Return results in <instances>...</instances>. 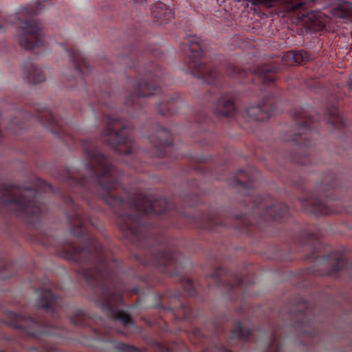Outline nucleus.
Instances as JSON below:
<instances>
[{
  "label": "nucleus",
  "mask_w": 352,
  "mask_h": 352,
  "mask_svg": "<svg viewBox=\"0 0 352 352\" xmlns=\"http://www.w3.org/2000/svg\"><path fill=\"white\" fill-rule=\"evenodd\" d=\"M209 121L208 116L204 111L199 112L196 117V122L198 123H208Z\"/></svg>",
  "instance_id": "nucleus-35"
},
{
  "label": "nucleus",
  "mask_w": 352,
  "mask_h": 352,
  "mask_svg": "<svg viewBox=\"0 0 352 352\" xmlns=\"http://www.w3.org/2000/svg\"><path fill=\"white\" fill-rule=\"evenodd\" d=\"M323 119L336 129H343L346 125V120L340 114L338 107L334 104L327 107L326 111L323 113Z\"/></svg>",
  "instance_id": "nucleus-20"
},
{
  "label": "nucleus",
  "mask_w": 352,
  "mask_h": 352,
  "mask_svg": "<svg viewBox=\"0 0 352 352\" xmlns=\"http://www.w3.org/2000/svg\"><path fill=\"white\" fill-rule=\"evenodd\" d=\"M250 1L255 6L265 8L284 6L285 10L292 12L303 10L305 8V3L301 0H250Z\"/></svg>",
  "instance_id": "nucleus-16"
},
{
  "label": "nucleus",
  "mask_w": 352,
  "mask_h": 352,
  "mask_svg": "<svg viewBox=\"0 0 352 352\" xmlns=\"http://www.w3.org/2000/svg\"><path fill=\"white\" fill-rule=\"evenodd\" d=\"M340 17L342 19H347L350 17V12H349V11H344V12L340 14Z\"/></svg>",
  "instance_id": "nucleus-38"
},
{
  "label": "nucleus",
  "mask_w": 352,
  "mask_h": 352,
  "mask_svg": "<svg viewBox=\"0 0 352 352\" xmlns=\"http://www.w3.org/2000/svg\"><path fill=\"white\" fill-rule=\"evenodd\" d=\"M333 256V254H331L330 255H329V257L330 258H332Z\"/></svg>",
  "instance_id": "nucleus-44"
},
{
  "label": "nucleus",
  "mask_w": 352,
  "mask_h": 352,
  "mask_svg": "<svg viewBox=\"0 0 352 352\" xmlns=\"http://www.w3.org/2000/svg\"><path fill=\"white\" fill-rule=\"evenodd\" d=\"M202 352H232L229 349L226 348L223 344L219 343L212 345L210 347H206Z\"/></svg>",
  "instance_id": "nucleus-30"
},
{
  "label": "nucleus",
  "mask_w": 352,
  "mask_h": 352,
  "mask_svg": "<svg viewBox=\"0 0 352 352\" xmlns=\"http://www.w3.org/2000/svg\"><path fill=\"white\" fill-rule=\"evenodd\" d=\"M283 63L286 65H293L294 63L296 64V60L294 58V54L293 52H287L283 55Z\"/></svg>",
  "instance_id": "nucleus-32"
},
{
  "label": "nucleus",
  "mask_w": 352,
  "mask_h": 352,
  "mask_svg": "<svg viewBox=\"0 0 352 352\" xmlns=\"http://www.w3.org/2000/svg\"><path fill=\"white\" fill-rule=\"evenodd\" d=\"M149 280V278L148 277H144V278H141V281L148 284V280Z\"/></svg>",
  "instance_id": "nucleus-41"
},
{
  "label": "nucleus",
  "mask_w": 352,
  "mask_h": 352,
  "mask_svg": "<svg viewBox=\"0 0 352 352\" xmlns=\"http://www.w3.org/2000/svg\"><path fill=\"white\" fill-rule=\"evenodd\" d=\"M127 58L131 61L130 67L138 68V65L140 63V54H138V50H131L129 52V54L127 56Z\"/></svg>",
  "instance_id": "nucleus-31"
},
{
  "label": "nucleus",
  "mask_w": 352,
  "mask_h": 352,
  "mask_svg": "<svg viewBox=\"0 0 352 352\" xmlns=\"http://www.w3.org/2000/svg\"><path fill=\"white\" fill-rule=\"evenodd\" d=\"M233 183L244 190L248 197L245 200L248 213L235 214L233 218L239 222L238 229L249 232L253 228L264 230L270 225L283 222L287 219V206L280 202H274L269 196L254 195L255 183L250 172L240 169L233 177Z\"/></svg>",
  "instance_id": "nucleus-5"
},
{
  "label": "nucleus",
  "mask_w": 352,
  "mask_h": 352,
  "mask_svg": "<svg viewBox=\"0 0 352 352\" xmlns=\"http://www.w3.org/2000/svg\"><path fill=\"white\" fill-rule=\"evenodd\" d=\"M37 313L33 316L13 311L7 314L10 327L24 336L40 339L44 336H59L57 321L63 316L76 327H90L91 319L82 309L63 304V298L50 289L40 290Z\"/></svg>",
  "instance_id": "nucleus-2"
},
{
  "label": "nucleus",
  "mask_w": 352,
  "mask_h": 352,
  "mask_svg": "<svg viewBox=\"0 0 352 352\" xmlns=\"http://www.w3.org/2000/svg\"><path fill=\"white\" fill-rule=\"evenodd\" d=\"M296 128L290 132L288 142H292L298 146L297 153H289L288 159L298 165H307L311 163L308 148L312 146L311 138L316 133L314 124L316 119L312 116V111L309 108H300L292 113Z\"/></svg>",
  "instance_id": "nucleus-11"
},
{
  "label": "nucleus",
  "mask_w": 352,
  "mask_h": 352,
  "mask_svg": "<svg viewBox=\"0 0 352 352\" xmlns=\"http://www.w3.org/2000/svg\"><path fill=\"white\" fill-rule=\"evenodd\" d=\"M164 77L162 69L155 63H151L142 69H138V76L132 82L131 92L126 98V106L133 110L141 109L144 99L160 89Z\"/></svg>",
  "instance_id": "nucleus-12"
},
{
  "label": "nucleus",
  "mask_w": 352,
  "mask_h": 352,
  "mask_svg": "<svg viewBox=\"0 0 352 352\" xmlns=\"http://www.w3.org/2000/svg\"><path fill=\"white\" fill-rule=\"evenodd\" d=\"M172 141V132L170 129L160 125V124H156L154 126V134L150 136L152 150L145 154L160 159L164 157L168 159L176 158V155L173 153L175 148Z\"/></svg>",
  "instance_id": "nucleus-14"
},
{
  "label": "nucleus",
  "mask_w": 352,
  "mask_h": 352,
  "mask_svg": "<svg viewBox=\"0 0 352 352\" xmlns=\"http://www.w3.org/2000/svg\"><path fill=\"white\" fill-rule=\"evenodd\" d=\"M294 54V58L296 60V65H301L303 63H306L309 60V54L303 50H300L298 51H292Z\"/></svg>",
  "instance_id": "nucleus-29"
},
{
  "label": "nucleus",
  "mask_w": 352,
  "mask_h": 352,
  "mask_svg": "<svg viewBox=\"0 0 352 352\" xmlns=\"http://www.w3.org/2000/svg\"><path fill=\"white\" fill-rule=\"evenodd\" d=\"M12 265H13V264L11 262L4 258L0 259V272L3 273L8 272L12 268Z\"/></svg>",
  "instance_id": "nucleus-34"
},
{
  "label": "nucleus",
  "mask_w": 352,
  "mask_h": 352,
  "mask_svg": "<svg viewBox=\"0 0 352 352\" xmlns=\"http://www.w3.org/2000/svg\"><path fill=\"white\" fill-rule=\"evenodd\" d=\"M294 240H296V243H298V245L309 251L307 258H310L317 254L320 239L319 236L316 234L304 232L300 234L298 238Z\"/></svg>",
  "instance_id": "nucleus-18"
},
{
  "label": "nucleus",
  "mask_w": 352,
  "mask_h": 352,
  "mask_svg": "<svg viewBox=\"0 0 352 352\" xmlns=\"http://www.w3.org/2000/svg\"><path fill=\"white\" fill-rule=\"evenodd\" d=\"M39 0L33 6L22 8L14 15L3 16L0 12V30H6L12 24L16 28L17 43L21 47L28 50L39 49L44 45V34L40 23L35 16L44 10L43 3Z\"/></svg>",
  "instance_id": "nucleus-8"
},
{
  "label": "nucleus",
  "mask_w": 352,
  "mask_h": 352,
  "mask_svg": "<svg viewBox=\"0 0 352 352\" xmlns=\"http://www.w3.org/2000/svg\"><path fill=\"white\" fill-rule=\"evenodd\" d=\"M252 338V331L243 326L240 320L235 322L233 325L232 335L231 339H237L239 340L248 341Z\"/></svg>",
  "instance_id": "nucleus-23"
},
{
  "label": "nucleus",
  "mask_w": 352,
  "mask_h": 352,
  "mask_svg": "<svg viewBox=\"0 0 352 352\" xmlns=\"http://www.w3.org/2000/svg\"><path fill=\"white\" fill-rule=\"evenodd\" d=\"M307 312V302L305 299L302 298L298 304V307L295 309L289 310L288 316L289 318H293L294 317H299L305 319L306 318Z\"/></svg>",
  "instance_id": "nucleus-26"
},
{
  "label": "nucleus",
  "mask_w": 352,
  "mask_h": 352,
  "mask_svg": "<svg viewBox=\"0 0 352 352\" xmlns=\"http://www.w3.org/2000/svg\"><path fill=\"white\" fill-rule=\"evenodd\" d=\"M346 265V261L342 258L341 255H336L334 261L331 265L330 268L327 271L326 275L332 276L333 278L338 277V273L342 270Z\"/></svg>",
  "instance_id": "nucleus-25"
},
{
  "label": "nucleus",
  "mask_w": 352,
  "mask_h": 352,
  "mask_svg": "<svg viewBox=\"0 0 352 352\" xmlns=\"http://www.w3.org/2000/svg\"><path fill=\"white\" fill-rule=\"evenodd\" d=\"M156 243L158 246L152 250L148 265L164 276H178L182 291H175L170 294V302L167 306L163 304L164 297L157 293L155 295L157 303L155 304L154 307L173 312L175 320L178 321L192 319L195 317V314L191 305L186 299L195 296L197 289L193 286L190 278L187 276L182 275L180 272L182 255L177 250L174 241L164 238L163 243L156 239Z\"/></svg>",
  "instance_id": "nucleus-3"
},
{
  "label": "nucleus",
  "mask_w": 352,
  "mask_h": 352,
  "mask_svg": "<svg viewBox=\"0 0 352 352\" xmlns=\"http://www.w3.org/2000/svg\"><path fill=\"white\" fill-rule=\"evenodd\" d=\"M126 239L136 246H144L151 239V230H120Z\"/></svg>",
  "instance_id": "nucleus-21"
},
{
  "label": "nucleus",
  "mask_w": 352,
  "mask_h": 352,
  "mask_svg": "<svg viewBox=\"0 0 352 352\" xmlns=\"http://www.w3.org/2000/svg\"><path fill=\"white\" fill-rule=\"evenodd\" d=\"M351 272H352V265H351ZM351 278H352V275H351Z\"/></svg>",
  "instance_id": "nucleus-45"
},
{
  "label": "nucleus",
  "mask_w": 352,
  "mask_h": 352,
  "mask_svg": "<svg viewBox=\"0 0 352 352\" xmlns=\"http://www.w3.org/2000/svg\"><path fill=\"white\" fill-rule=\"evenodd\" d=\"M208 287H225L230 293L241 291L243 295L247 294L252 280L248 274H232L222 267L215 269L206 276Z\"/></svg>",
  "instance_id": "nucleus-13"
},
{
  "label": "nucleus",
  "mask_w": 352,
  "mask_h": 352,
  "mask_svg": "<svg viewBox=\"0 0 352 352\" xmlns=\"http://www.w3.org/2000/svg\"><path fill=\"white\" fill-rule=\"evenodd\" d=\"M283 330V327L276 326L273 329L271 335H270V344L267 352H281V339L283 337L280 335V332Z\"/></svg>",
  "instance_id": "nucleus-24"
},
{
  "label": "nucleus",
  "mask_w": 352,
  "mask_h": 352,
  "mask_svg": "<svg viewBox=\"0 0 352 352\" xmlns=\"http://www.w3.org/2000/svg\"><path fill=\"white\" fill-rule=\"evenodd\" d=\"M151 14L156 23L164 25L173 18L172 9L161 1H157L151 6Z\"/></svg>",
  "instance_id": "nucleus-19"
},
{
  "label": "nucleus",
  "mask_w": 352,
  "mask_h": 352,
  "mask_svg": "<svg viewBox=\"0 0 352 352\" xmlns=\"http://www.w3.org/2000/svg\"><path fill=\"white\" fill-rule=\"evenodd\" d=\"M13 276V272H10V273L7 275H5V276H1V278H3V279H8L9 278L10 276Z\"/></svg>",
  "instance_id": "nucleus-39"
},
{
  "label": "nucleus",
  "mask_w": 352,
  "mask_h": 352,
  "mask_svg": "<svg viewBox=\"0 0 352 352\" xmlns=\"http://www.w3.org/2000/svg\"><path fill=\"white\" fill-rule=\"evenodd\" d=\"M153 348L156 352H174L175 344L172 343L168 344L167 343H162L158 341L153 342Z\"/></svg>",
  "instance_id": "nucleus-27"
},
{
  "label": "nucleus",
  "mask_w": 352,
  "mask_h": 352,
  "mask_svg": "<svg viewBox=\"0 0 352 352\" xmlns=\"http://www.w3.org/2000/svg\"><path fill=\"white\" fill-rule=\"evenodd\" d=\"M194 334L197 340L199 341L201 343H203L205 341V336L203 334L200 329H196V330L194 331Z\"/></svg>",
  "instance_id": "nucleus-36"
},
{
  "label": "nucleus",
  "mask_w": 352,
  "mask_h": 352,
  "mask_svg": "<svg viewBox=\"0 0 352 352\" xmlns=\"http://www.w3.org/2000/svg\"><path fill=\"white\" fill-rule=\"evenodd\" d=\"M133 2L139 3V4H143L145 0H132Z\"/></svg>",
  "instance_id": "nucleus-40"
},
{
  "label": "nucleus",
  "mask_w": 352,
  "mask_h": 352,
  "mask_svg": "<svg viewBox=\"0 0 352 352\" xmlns=\"http://www.w3.org/2000/svg\"><path fill=\"white\" fill-rule=\"evenodd\" d=\"M180 104V98L177 95L171 97H164L162 101L157 104V112L162 116H171L174 114Z\"/></svg>",
  "instance_id": "nucleus-22"
},
{
  "label": "nucleus",
  "mask_w": 352,
  "mask_h": 352,
  "mask_svg": "<svg viewBox=\"0 0 352 352\" xmlns=\"http://www.w3.org/2000/svg\"><path fill=\"white\" fill-rule=\"evenodd\" d=\"M116 349L118 352H145L133 345L124 342H116Z\"/></svg>",
  "instance_id": "nucleus-28"
},
{
  "label": "nucleus",
  "mask_w": 352,
  "mask_h": 352,
  "mask_svg": "<svg viewBox=\"0 0 352 352\" xmlns=\"http://www.w3.org/2000/svg\"><path fill=\"white\" fill-rule=\"evenodd\" d=\"M69 54L70 61L74 65V70L78 77L72 78L76 85H72V88L81 87L85 89L88 96H91V110L101 111L103 113V120L107 122V126L101 133L100 140L103 144L109 146L118 154L124 155L126 163L128 166L134 168L136 172L141 173L144 169L139 167L140 164L136 157L138 153H133L134 151V142L130 139L131 124L120 118L116 114H108L104 112V108L107 106V100L109 97V91H103L107 89V85L102 83L98 85V90L86 85V81L91 74V68L84 55L74 46L65 47Z\"/></svg>",
  "instance_id": "nucleus-1"
},
{
  "label": "nucleus",
  "mask_w": 352,
  "mask_h": 352,
  "mask_svg": "<svg viewBox=\"0 0 352 352\" xmlns=\"http://www.w3.org/2000/svg\"><path fill=\"white\" fill-rule=\"evenodd\" d=\"M36 188H20L11 183H0V207L6 208L16 217L39 222L45 217L47 206Z\"/></svg>",
  "instance_id": "nucleus-7"
},
{
  "label": "nucleus",
  "mask_w": 352,
  "mask_h": 352,
  "mask_svg": "<svg viewBox=\"0 0 352 352\" xmlns=\"http://www.w3.org/2000/svg\"><path fill=\"white\" fill-rule=\"evenodd\" d=\"M181 50L183 52L184 64L187 71L198 79L203 80L210 85L208 93L214 101L213 112L219 118H230L236 113L234 96L226 94L222 91L224 86V76L220 72L221 67L212 63L206 64L201 61L203 50L201 39L196 35H188L181 43ZM216 95V96H214Z\"/></svg>",
  "instance_id": "nucleus-4"
},
{
  "label": "nucleus",
  "mask_w": 352,
  "mask_h": 352,
  "mask_svg": "<svg viewBox=\"0 0 352 352\" xmlns=\"http://www.w3.org/2000/svg\"><path fill=\"white\" fill-rule=\"evenodd\" d=\"M19 116L21 117L22 120L13 118L8 128V131L13 135H17L21 131L25 130L28 125V122L32 120L43 125L66 144L69 140H72V136L67 132V123L60 118L54 117L50 108L43 104H36L26 107V109L19 113Z\"/></svg>",
  "instance_id": "nucleus-9"
},
{
  "label": "nucleus",
  "mask_w": 352,
  "mask_h": 352,
  "mask_svg": "<svg viewBox=\"0 0 352 352\" xmlns=\"http://www.w3.org/2000/svg\"><path fill=\"white\" fill-rule=\"evenodd\" d=\"M279 67L271 64L259 65L250 69H241L232 64L225 66L226 74L232 78H236L243 83L248 82V78L254 80L259 79L262 83L261 91L263 99L256 105H248L245 109V118L256 121H263L270 119L276 111V105L274 98L277 88L275 81L278 77Z\"/></svg>",
  "instance_id": "nucleus-6"
},
{
  "label": "nucleus",
  "mask_w": 352,
  "mask_h": 352,
  "mask_svg": "<svg viewBox=\"0 0 352 352\" xmlns=\"http://www.w3.org/2000/svg\"><path fill=\"white\" fill-rule=\"evenodd\" d=\"M2 141V131H0V143Z\"/></svg>",
  "instance_id": "nucleus-42"
},
{
  "label": "nucleus",
  "mask_w": 352,
  "mask_h": 352,
  "mask_svg": "<svg viewBox=\"0 0 352 352\" xmlns=\"http://www.w3.org/2000/svg\"><path fill=\"white\" fill-rule=\"evenodd\" d=\"M38 188L41 189L43 192L54 191V188L50 184L43 180H39V182H38Z\"/></svg>",
  "instance_id": "nucleus-33"
},
{
  "label": "nucleus",
  "mask_w": 352,
  "mask_h": 352,
  "mask_svg": "<svg viewBox=\"0 0 352 352\" xmlns=\"http://www.w3.org/2000/svg\"><path fill=\"white\" fill-rule=\"evenodd\" d=\"M302 321H300V323H298V324L297 326H302ZM296 325L294 324V327H296Z\"/></svg>",
  "instance_id": "nucleus-43"
},
{
  "label": "nucleus",
  "mask_w": 352,
  "mask_h": 352,
  "mask_svg": "<svg viewBox=\"0 0 352 352\" xmlns=\"http://www.w3.org/2000/svg\"><path fill=\"white\" fill-rule=\"evenodd\" d=\"M201 228L209 232H217L219 227L228 226V222L223 215L217 211L204 214L200 219Z\"/></svg>",
  "instance_id": "nucleus-17"
},
{
  "label": "nucleus",
  "mask_w": 352,
  "mask_h": 352,
  "mask_svg": "<svg viewBox=\"0 0 352 352\" xmlns=\"http://www.w3.org/2000/svg\"><path fill=\"white\" fill-rule=\"evenodd\" d=\"M148 52H150V56L152 57H156V56L160 55V52L155 48L152 49V50H148Z\"/></svg>",
  "instance_id": "nucleus-37"
},
{
  "label": "nucleus",
  "mask_w": 352,
  "mask_h": 352,
  "mask_svg": "<svg viewBox=\"0 0 352 352\" xmlns=\"http://www.w3.org/2000/svg\"><path fill=\"white\" fill-rule=\"evenodd\" d=\"M21 70H22L23 78L28 83L37 85L45 80L44 72L30 58L25 59L21 66Z\"/></svg>",
  "instance_id": "nucleus-15"
},
{
  "label": "nucleus",
  "mask_w": 352,
  "mask_h": 352,
  "mask_svg": "<svg viewBox=\"0 0 352 352\" xmlns=\"http://www.w3.org/2000/svg\"><path fill=\"white\" fill-rule=\"evenodd\" d=\"M340 191L338 178L333 175H330L317 186L316 192L298 199V203L304 211L316 216L341 214L344 210L333 203Z\"/></svg>",
  "instance_id": "nucleus-10"
}]
</instances>
